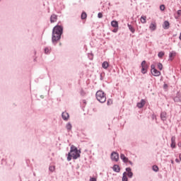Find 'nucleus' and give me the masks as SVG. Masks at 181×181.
<instances>
[{
    "label": "nucleus",
    "mask_w": 181,
    "mask_h": 181,
    "mask_svg": "<svg viewBox=\"0 0 181 181\" xmlns=\"http://www.w3.org/2000/svg\"><path fill=\"white\" fill-rule=\"evenodd\" d=\"M63 33V28L60 25H57L53 28L52 30V42H57V40H60V37H62V34Z\"/></svg>",
    "instance_id": "obj_1"
},
{
    "label": "nucleus",
    "mask_w": 181,
    "mask_h": 181,
    "mask_svg": "<svg viewBox=\"0 0 181 181\" xmlns=\"http://www.w3.org/2000/svg\"><path fill=\"white\" fill-rule=\"evenodd\" d=\"M71 158H73V159L80 158V151L78 152L77 147L74 146H71L70 152L68 153L67 160L70 162V160H71Z\"/></svg>",
    "instance_id": "obj_2"
},
{
    "label": "nucleus",
    "mask_w": 181,
    "mask_h": 181,
    "mask_svg": "<svg viewBox=\"0 0 181 181\" xmlns=\"http://www.w3.org/2000/svg\"><path fill=\"white\" fill-rule=\"evenodd\" d=\"M96 99L99 103H105L107 101V96L105 95V93L103 90H98L96 92L95 94Z\"/></svg>",
    "instance_id": "obj_3"
},
{
    "label": "nucleus",
    "mask_w": 181,
    "mask_h": 181,
    "mask_svg": "<svg viewBox=\"0 0 181 181\" xmlns=\"http://www.w3.org/2000/svg\"><path fill=\"white\" fill-rule=\"evenodd\" d=\"M151 74H153L154 76L158 77L160 75V71H158V69H155V65L152 64L151 66Z\"/></svg>",
    "instance_id": "obj_4"
},
{
    "label": "nucleus",
    "mask_w": 181,
    "mask_h": 181,
    "mask_svg": "<svg viewBox=\"0 0 181 181\" xmlns=\"http://www.w3.org/2000/svg\"><path fill=\"white\" fill-rule=\"evenodd\" d=\"M110 158L114 162H118V160H119V155L115 151L111 153Z\"/></svg>",
    "instance_id": "obj_5"
},
{
    "label": "nucleus",
    "mask_w": 181,
    "mask_h": 181,
    "mask_svg": "<svg viewBox=\"0 0 181 181\" xmlns=\"http://www.w3.org/2000/svg\"><path fill=\"white\" fill-rule=\"evenodd\" d=\"M120 158L122 159V160H123V162L124 163H129V165H133V163H132V161H130L129 159H128V158H127L126 156H125V155L124 154H122V153H121L120 154Z\"/></svg>",
    "instance_id": "obj_6"
},
{
    "label": "nucleus",
    "mask_w": 181,
    "mask_h": 181,
    "mask_svg": "<svg viewBox=\"0 0 181 181\" xmlns=\"http://www.w3.org/2000/svg\"><path fill=\"white\" fill-rule=\"evenodd\" d=\"M171 148H176V137L175 136H173L171 138Z\"/></svg>",
    "instance_id": "obj_7"
},
{
    "label": "nucleus",
    "mask_w": 181,
    "mask_h": 181,
    "mask_svg": "<svg viewBox=\"0 0 181 181\" xmlns=\"http://www.w3.org/2000/svg\"><path fill=\"white\" fill-rule=\"evenodd\" d=\"M62 117L64 121H68L69 118H70V115L66 112H62Z\"/></svg>",
    "instance_id": "obj_8"
},
{
    "label": "nucleus",
    "mask_w": 181,
    "mask_h": 181,
    "mask_svg": "<svg viewBox=\"0 0 181 181\" xmlns=\"http://www.w3.org/2000/svg\"><path fill=\"white\" fill-rule=\"evenodd\" d=\"M150 30H156V22L152 21L149 25Z\"/></svg>",
    "instance_id": "obj_9"
},
{
    "label": "nucleus",
    "mask_w": 181,
    "mask_h": 181,
    "mask_svg": "<svg viewBox=\"0 0 181 181\" xmlns=\"http://www.w3.org/2000/svg\"><path fill=\"white\" fill-rule=\"evenodd\" d=\"M132 170L131 169V168H126V171L127 172V175L128 176V177H132V176H134V173H132Z\"/></svg>",
    "instance_id": "obj_10"
},
{
    "label": "nucleus",
    "mask_w": 181,
    "mask_h": 181,
    "mask_svg": "<svg viewBox=\"0 0 181 181\" xmlns=\"http://www.w3.org/2000/svg\"><path fill=\"white\" fill-rule=\"evenodd\" d=\"M51 23H54V22H57V16L56 14H53L50 18Z\"/></svg>",
    "instance_id": "obj_11"
},
{
    "label": "nucleus",
    "mask_w": 181,
    "mask_h": 181,
    "mask_svg": "<svg viewBox=\"0 0 181 181\" xmlns=\"http://www.w3.org/2000/svg\"><path fill=\"white\" fill-rule=\"evenodd\" d=\"M145 100L142 99L139 103H137L138 108H142L145 105Z\"/></svg>",
    "instance_id": "obj_12"
},
{
    "label": "nucleus",
    "mask_w": 181,
    "mask_h": 181,
    "mask_svg": "<svg viewBox=\"0 0 181 181\" xmlns=\"http://www.w3.org/2000/svg\"><path fill=\"white\" fill-rule=\"evenodd\" d=\"M112 170H114V172H117V173H119L121 168H119V165H115L112 168Z\"/></svg>",
    "instance_id": "obj_13"
},
{
    "label": "nucleus",
    "mask_w": 181,
    "mask_h": 181,
    "mask_svg": "<svg viewBox=\"0 0 181 181\" xmlns=\"http://www.w3.org/2000/svg\"><path fill=\"white\" fill-rule=\"evenodd\" d=\"M175 103H180L181 102V93H178L177 95L174 98Z\"/></svg>",
    "instance_id": "obj_14"
},
{
    "label": "nucleus",
    "mask_w": 181,
    "mask_h": 181,
    "mask_svg": "<svg viewBox=\"0 0 181 181\" xmlns=\"http://www.w3.org/2000/svg\"><path fill=\"white\" fill-rule=\"evenodd\" d=\"M170 25V24L168 23V21H165L163 25V28L164 29H169V26Z\"/></svg>",
    "instance_id": "obj_15"
},
{
    "label": "nucleus",
    "mask_w": 181,
    "mask_h": 181,
    "mask_svg": "<svg viewBox=\"0 0 181 181\" xmlns=\"http://www.w3.org/2000/svg\"><path fill=\"white\" fill-rule=\"evenodd\" d=\"M160 118L163 121H166V112H161Z\"/></svg>",
    "instance_id": "obj_16"
},
{
    "label": "nucleus",
    "mask_w": 181,
    "mask_h": 181,
    "mask_svg": "<svg viewBox=\"0 0 181 181\" xmlns=\"http://www.w3.org/2000/svg\"><path fill=\"white\" fill-rule=\"evenodd\" d=\"M109 66H110V64H108L107 62H104L102 64V67H103V69H108Z\"/></svg>",
    "instance_id": "obj_17"
},
{
    "label": "nucleus",
    "mask_w": 181,
    "mask_h": 181,
    "mask_svg": "<svg viewBox=\"0 0 181 181\" xmlns=\"http://www.w3.org/2000/svg\"><path fill=\"white\" fill-rule=\"evenodd\" d=\"M140 21H141V23H146V16H142L140 18Z\"/></svg>",
    "instance_id": "obj_18"
},
{
    "label": "nucleus",
    "mask_w": 181,
    "mask_h": 181,
    "mask_svg": "<svg viewBox=\"0 0 181 181\" xmlns=\"http://www.w3.org/2000/svg\"><path fill=\"white\" fill-rule=\"evenodd\" d=\"M111 25L113 28H118V22L115 21H112L111 22Z\"/></svg>",
    "instance_id": "obj_19"
},
{
    "label": "nucleus",
    "mask_w": 181,
    "mask_h": 181,
    "mask_svg": "<svg viewBox=\"0 0 181 181\" xmlns=\"http://www.w3.org/2000/svg\"><path fill=\"white\" fill-rule=\"evenodd\" d=\"M128 28H129V30L131 31L132 33H135V29L134 28V27H132V25L128 24Z\"/></svg>",
    "instance_id": "obj_20"
},
{
    "label": "nucleus",
    "mask_w": 181,
    "mask_h": 181,
    "mask_svg": "<svg viewBox=\"0 0 181 181\" xmlns=\"http://www.w3.org/2000/svg\"><path fill=\"white\" fill-rule=\"evenodd\" d=\"M181 16V10L177 11V16H175V19H179Z\"/></svg>",
    "instance_id": "obj_21"
},
{
    "label": "nucleus",
    "mask_w": 181,
    "mask_h": 181,
    "mask_svg": "<svg viewBox=\"0 0 181 181\" xmlns=\"http://www.w3.org/2000/svg\"><path fill=\"white\" fill-rule=\"evenodd\" d=\"M122 181H128V177H127V172H124L123 173Z\"/></svg>",
    "instance_id": "obj_22"
},
{
    "label": "nucleus",
    "mask_w": 181,
    "mask_h": 181,
    "mask_svg": "<svg viewBox=\"0 0 181 181\" xmlns=\"http://www.w3.org/2000/svg\"><path fill=\"white\" fill-rule=\"evenodd\" d=\"M141 68H148V64H146V61H143L141 62Z\"/></svg>",
    "instance_id": "obj_23"
},
{
    "label": "nucleus",
    "mask_w": 181,
    "mask_h": 181,
    "mask_svg": "<svg viewBox=\"0 0 181 181\" xmlns=\"http://www.w3.org/2000/svg\"><path fill=\"white\" fill-rule=\"evenodd\" d=\"M81 19H86L87 18V13L86 12H83L81 16Z\"/></svg>",
    "instance_id": "obj_24"
},
{
    "label": "nucleus",
    "mask_w": 181,
    "mask_h": 181,
    "mask_svg": "<svg viewBox=\"0 0 181 181\" xmlns=\"http://www.w3.org/2000/svg\"><path fill=\"white\" fill-rule=\"evenodd\" d=\"M152 169L154 172H158L159 171V168L158 167V165H153Z\"/></svg>",
    "instance_id": "obj_25"
},
{
    "label": "nucleus",
    "mask_w": 181,
    "mask_h": 181,
    "mask_svg": "<svg viewBox=\"0 0 181 181\" xmlns=\"http://www.w3.org/2000/svg\"><path fill=\"white\" fill-rule=\"evenodd\" d=\"M49 169L50 172H54V170H56V167L54 165H50Z\"/></svg>",
    "instance_id": "obj_26"
},
{
    "label": "nucleus",
    "mask_w": 181,
    "mask_h": 181,
    "mask_svg": "<svg viewBox=\"0 0 181 181\" xmlns=\"http://www.w3.org/2000/svg\"><path fill=\"white\" fill-rule=\"evenodd\" d=\"M71 128H72L71 124L68 123V124H66V129H67L68 131H71Z\"/></svg>",
    "instance_id": "obj_27"
},
{
    "label": "nucleus",
    "mask_w": 181,
    "mask_h": 181,
    "mask_svg": "<svg viewBox=\"0 0 181 181\" xmlns=\"http://www.w3.org/2000/svg\"><path fill=\"white\" fill-rule=\"evenodd\" d=\"M175 56H176V52H170V57L172 58V57H175Z\"/></svg>",
    "instance_id": "obj_28"
},
{
    "label": "nucleus",
    "mask_w": 181,
    "mask_h": 181,
    "mask_svg": "<svg viewBox=\"0 0 181 181\" xmlns=\"http://www.w3.org/2000/svg\"><path fill=\"white\" fill-rule=\"evenodd\" d=\"M146 71H148V68H141V73L143 74H146Z\"/></svg>",
    "instance_id": "obj_29"
},
{
    "label": "nucleus",
    "mask_w": 181,
    "mask_h": 181,
    "mask_svg": "<svg viewBox=\"0 0 181 181\" xmlns=\"http://www.w3.org/2000/svg\"><path fill=\"white\" fill-rule=\"evenodd\" d=\"M163 56H165V52H160L158 53V57H160L161 59V57H163Z\"/></svg>",
    "instance_id": "obj_30"
},
{
    "label": "nucleus",
    "mask_w": 181,
    "mask_h": 181,
    "mask_svg": "<svg viewBox=\"0 0 181 181\" xmlns=\"http://www.w3.org/2000/svg\"><path fill=\"white\" fill-rule=\"evenodd\" d=\"M158 69H159V70H162V69H163V65L161 63H158Z\"/></svg>",
    "instance_id": "obj_31"
},
{
    "label": "nucleus",
    "mask_w": 181,
    "mask_h": 181,
    "mask_svg": "<svg viewBox=\"0 0 181 181\" xmlns=\"http://www.w3.org/2000/svg\"><path fill=\"white\" fill-rule=\"evenodd\" d=\"M107 105H111V104H112V100L109 99V100H107Z\"/></svg>",
    "instance_id": "obj_32"
},
{
    "label": "nucleus",
    "mask_w": 181,
    "mask_h": 181,
    "mask_svg": "<svg viewBox=\"0 0 181 181\" xmlns=\"http://www.w3.org/2000/svg\"><path fill=\"white\" fill-rule=\"evenodd\" d=\"M160 11H165V5L162 4L160 6Z\"/></svg>",
    "instance_id": "obj_33"
},
{
    "label": "nucleus",
    "mask_w": 181,
    "mask_h": 181,
    "mask_svg": "<svg viewBox=\"0 0 181 181\" xmlns=\"http://www.w3.org/2000/svg\"><path fill=\"white\" fill-rule=\"evenodd\" d=\"M49 52H50V50L49 49V48L45 49V52L46 53V54H47V53H49Z\"/></svg>",
    "instance_id": "obj_34"
},
{
    "label": "nucleus",
    "mask_w": 181,
    "mask_h": 181,
    "mask_svg": "<svg viewBox=\"0 0 181 181\" xmlns=\"http://www.w3.org/2000/svg\"><path fill=\"white\" fill-rule=\"evenodd\" d=\"M89 181H97V178L96 177H90Z\"/></svg>",
    "instance_id": "obj_35"
},
{
    "label": "nucleus",
    "mask_w": 181,
    "mask_h": 181,
    "mask_svg": "<svg viewBox=\"0 0 181 181\" xmlns=\"http://www.w3.org/2000/svg\"><path fill=\"white\" fill-rule=\"evenodd\" d=\"M98 17L99 18H103V13H98Z\"/></svg>",
    "instance_id": "obj_36"
},
{
    "label": "nucleus",
    "mask_w": 181,
    "mask_h": 181,
    "mask_svg": "<svg viewBox=\"0 0 181 181\" xmlns=\"http://www.w3.org/2000/svg\"><path fill=\"white\" fill-rule=\"evenodd\" d=\"M112 32H114L115 33H117V32H118V29L117 28H115Z\"/></svg>",
    "instance_id": "obj_37"
},
{
    "label": "nucleus",
    "mask_w": 181,
    "mask_h": 181,
    "mask_svg": "<svg viewBox=\"0 0 181 181\" xmlns=\"http://www.w3.org/2000/svg\"><path fill=\"white\" fill-rule=\"evenodd\" d=\"M175 162H177V163H179V162H180V160H179V159L176 158Z\"/></svg>",
    "instance_id": "obj_38"
},
{
    "label": "nucleus",
    "mask_w": 181,
    "mask_h": 181,
    "mask_svg": "<svg viewBox=\"0 0 181 181\" xmlns=\"http://www.w3.org/2000/svg\"><path fill=\"white\" fill-rule=\"evenodd\" d=\"M178 146H179L180 148H181V143H180V142L178 143Z\"/></svg>",
    "instance_id": "obj_39"
},
{
    "label": "nucleus",
    "mask_w": 181,
    "mask_h": 181,
    "mask_svg": "<svg viewBox=\"0 0 181 181\" xmlns=\"http://www.w3.org/2000/svg\"><path fill=\"white\" fill-rule=\"evenodd\" d=\"M180 160H181V154L179 155Z\"/></svg>",
    "instance_id": "obj_40"
}]
</instances>
